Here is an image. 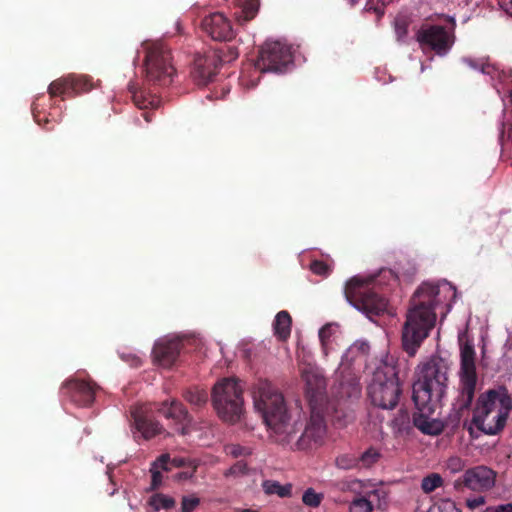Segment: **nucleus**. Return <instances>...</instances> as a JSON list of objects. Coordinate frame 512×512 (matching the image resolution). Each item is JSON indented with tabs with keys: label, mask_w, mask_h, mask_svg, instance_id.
Instances as JSON below:
<instances>
[{
	"label": "nucleus",
	"mask_w": 512,
	"mask_h": 512,
	"mask_svg": "<svg viewBox=\"0 0 512 512\" xmlns=\"http://www.w3.org/2000/svg\"><path fill=\"white\" fill-rule=\"evenodd\" d=\"M445 511L448 512H462L455 504V502L451 500H446L442 503L441 506Z\"/></svg>",
	"instance_id": "51"
},
{
	"label": "nucleus",
	"mask_w": 512,
	"mask_h": 512,
	"mask_svg": "<svg viewBox=\"0 0 512 512\" xmlns=\"http://www.w3.org/2000/svg\"><path fill=\"white\" fill-rule=\"evenodd\" d=\"M38 100H39V98H37V100L35 102H33V104H32L33 117L39 125L43 126L47 130H52L53 127H46V125L49 123V120L45 117V115L41 116V112L39 110V104L37 102Z\"/></svg>",
	"instance_id": "43"
},
{
	"label": "nucleus",
	"mask_w": 512,
	"mask_h": 512,
	"mask_svg": "<svg viewBox=\"0 0 512 512\" xmlns=\"http://www.w3.org/2000/svg\"><path fill=\"white\" fill-rule=\"evenodd\" d=\"M149 505L156 511L160 509L168 510L175 507L176 501L173 497L162 493H156L150 497Z\"/></svg>",
	"instance_id": "30"
},
{
	"label": "nucleus",
	"mask_w": 512,
	"mask_h": 512,
	"mask_svg": "<svg viewBox=\"0 0 512 512\" xmlns=\"http://www.w3.org/2000/svg\"><path fill=\"white\" fill-rule=\"evenodd\" d=\"M97 386L89 381L69 379L62 384L61 394L77 406H90L95 400Z\"/></svg>",
	"instance_id": "14"
},
{
	"label": "nucleus",
	"mask_w": 512,
	"mask_h": 512,
	"mask_svg": "<svg viewBox=\"0 0 512 512\" xmlns=\"http://www.w3.org/2000/svg\"><path fill=\"white\" fill-rule=\"evenodd\" d=\"M258 11V4L255 1L246 2L243 5V13L246 20H251Z\"/></svg>",
	"instance_id": "44"
},
{
	"label": "nucleus",
	"mask_w": 512,
	"mask_h": 512,
	"mask_svg": "<svg viewBox=\"0 0 512 512\" xmlns=\"http://www.w3.org/2000/svg\"><path fill=\"white\" fill-rule=\"evenodd\" d=\"M169 467V455L168 454H162L160 455L151 465L150 472H151V484L149 487V491H155L157 490L163 481V475L161 473V470L163 471H170Z\"/></svg>",
	"instance_id": "23"
},
{
	"label": "nucleus",
	"mask_w": 512,
	"mask_h": 512,
	"mask_svg": "<svg viewBox=\"0 0 512 512\" xmlns=\"http://www.w3.org/2000/svg\"><path fill=\"white\" fill-rule=\"evenodd\" d=\"M309 268L313 274L321 276V277H328L333 270L332 265H330L322 260L311 261Z\"/></svg>",
	"instance_id": "37"
},
{
	"label": "nucleus",
	"mask_w": 512,
	"mask_h": 512,
	"mask_svg": "<svg viewBox=\"0 0 512 512\" xmlns=\"http://www.w3.org/2000/svg\"><path fill=\"white\" fill-rule=\"evenodd\" d=\"M381 458L379 449L371 446L358 456L359 465L363 468H370L376 464Z\"/></svg>",
	"instance_id": "31"
},
{
	"label": "nucleus",
	"mask_w": 512,
	"mask_h": 512,
	"mask_svg": "<svg viewBox=\"0 0 512 512\" xmlns=\"http://www.w3.org/2000/svg\"><path fill=\"white\" fill-rule=\"evenodd\" d=\"M225 452L227 455H230L234 458H238L240 456H247L251 453L249 448L243 447L238 444L227 445L225 447Z\"/></svg>",
	"instance_id": "40"
},
{
	"label": "nucleus",
	"mask_w": 512,
	"mask_h": 512,
	"mask_svg": "<svg viewBox=\"0 0 512 512\" xmlns=\"http://www.w3.org/2000/svg\"><path fill=\"white\" fill-rule=\"evenodd\" d=\"M359 484H360L359 480H353L351 482L343 483L342 489L343 490H345V489L351 490L354 485H359Z\"/></svg>",
	"instance_id": "54"
},
{
	"label": "nucleus",
	"mask_w": 512,
	"mask_h": 512,
	"mask_svg": "<svg viewBox=\"0 0 512 512\" xmlns=\"http://www.w3.org/2000/svg\"><path fill=\"white\" fill-rule=\"evenodd\" d=\"M506 420L507 413L497 411L491 416H473L472 424L487 435H495L504 428Z\"/></svg>",
	"instance_id": "21"
},
{
	"label": "nucleus",
	"mask_w": 512,
	"mask_h": 512,
	"mask_svg": "<svg viewBox=\"0 0 512 512\" xmlns=\"http://www.w3.org/2000/svg\"><path fill=\"white\" fill-rule=\"evenodd\" d=\"M338 331V325L334 323H327L319 330V339L321 342L322 352L325 356L334 349L333 344L335 335Z\"/></svg>",
	"instance_id": "27"
},
{
	"label": "nucleus",
	"mask_w": 512,
	"mask_h": 512,
	"mask_svg": "<svg viewBox=\"0 0 512 512\" xmlns=\"http://www.w3.org/2000/svg\"><path fill=\"white\" fill-rule=\"evenodd\" d=\"M444 286H449V288H456L455 286H452L450 282H448L446 279L438 280L436 282L432 283H423V286H420L419 288H442Z\"/></svg>",
	"instance_id": "48"
},
{
	"label": "nucleus",
	"mask_w": 512,
	"mask_h": 512,
	"mask_svg": "<svg viewBox=\"0 0 512 512\" xmlns=\"http://www.w3.org/2000/svg\"><path fill=\"white\" fill-rule=\"evenodd\" d=\"M143 47L146 81L155 86L170 85L175 74L171 49L162 41L145 42Z\"/></svg>",
	"instance_id": "6"
},
{
	"label": "nucleus",
	"mask_w": 512,
	"mask_h": 512,
	"mask_svg": "<svg viewBox=\"0 0 512 512\" xmlns=\"http://www.w3.org/2000/svg\"><path fill=\"white\" fill-rule=\"evenodd\" d=\"M291 63L289 46L279 41H267L259 50L255 68L260 72H282Z\"/></svg>",
	"instance_id": "9"
},
{
	"label": "nucleus",
	"mask_w": 512,
	"mask_h": 512,
	"mask_svg": "<svg viewBox=\"0 0 512 512\" xmlns=\"http://www.w3.org/2000/svg\"><path fill=\"white\" fill-rule=\"evenodd\" d=\"M475 349L470 343H465L460 350L459 395L453 404V413L449 420L457 425L464 412L468 411L474 399L477 373L475 365Z\"/></svg>",
	"instance_id": "4"
},
{
	"label": "nucleus",
	"mask_w": 512,
	"mask_h": 512,
	"mask_svg": "<svg viewBox=\"0 0 512 512\" xmlns=\"http://www.w3.org/2000/svg\"><path fill=\"white\" fill-rule=\"evenodd\" d=\"M449 27L439 24L423 23L415 32V40L423 52L433 51L438 56H445L455 43L454 18L447 17Z\"/></svg>",
	"instance_id": "7"
},
{
	"label": "nucleus",
	"mask_w": 512,
	"mask_h": 512,
	"mask_svg": "<svg viewBox=\"0 0 512 512\" xmlns=\"http://www.w3.org/2000/svg\"><path fill=\"white\" fill-rule=\"evenodd\" d=\"M398 275L389 268H381L376 272L359 274L351 277L344 288H361L363 286H395L399 285Z\"/></svg>",
	"instance_id": "15"
},
{
	"label": "nucleus",
	"mask_w": 512,
	"mask_h": 512,
	"mask_svg": "<svg viewBox=\"0 0 512 512\" xmlns=\"http://www.w3.org/2000/svg\"><path fill=\"white\" fill-rule=\"evenodd\" d=\"M509 4H510V7L512 8V0H510Z\"/></svg>",
	"instance_id": "59"
},
{
	"label": "nucleus",
	"mask_w": 512,
	"mask_h": 512,
	"mask_svg": "<svg viewBox=\"0 0 512 512\" xmlns=\"http://www.w3.org/2000/svg\"><path fill=\"white\" fill-rule=\"evenodd\" d=\"M182 397L194 408L200 409L204 407L209 399V394L206 389L193 386L185 389Z\"/></svg>",
	"instance_id": "25"
},
{
	"label": "nucleus",
	"mask_w": 512,
	"mask_h": 512,
	"mask_svg": "<svg viewBox=\"0 0 512 512\" xmlns=\"http://www.w3.org/2000/svg\"><path fill=\"white\" fill-rule=\"evenodd\" d=\"M131 418L133 419L134 427L141 433L144 439H151L164 431L162 425L154 420L143 406L133 407L131 409Z\"/></svg>",
	"instance_id": "18"
},
{
	"label": "nucleus",
	"mask_w": 512,
	"mask_h": 512,
	"mask_svg": "<svg viewBox=\"0 0 512 512\" xmlns=\"http://www.w3.org/2000/svg\"><path fill=\"white\" fill-rule=\"evenodd\" d=\"M401 393L395 367L385 365L374 374L368 387V394L373 405L382 409H393L398 404Z\"/></svg>",
	"instance_id": "8"
},
{
	"label": "nucleus",
	"mask_w": 512,
	"mask_h": 512,
	"mask_svg": "<svg viewBox=\"0 0 512 512\" xmlns=\"http://www.w3.org/2000/svg\"><path fill=\"white\" fill-rule=\"evenodd\" d=\"M196 469H197V464L196 463H190L189 470L179 472L174 477L178 481H183V480L191 479L194 476V474L196 472Z\"/></svg>",
	"instance_id": "45"
},
{
	"label": "nucleus",
	"mask_w": 512,
	"mask_h": 512,
	"mask_svg": "<svg viewBox=\"0 0 512 512\" xmlns=\"http://www.w3.org/2000/svg\"><path fill=\"white\" fill-rule=\"evenodd\" d=\"M301 377L305 382V392L310 407L313 404L321 407L326 389V379L321 370L311 364L305 365L301 370Z\"/></svg>",
	"instance_id": "13"
},
{
	"label": "nucleus",
	"mask_w": 512,
	"mask_h": 512,
	"mask_svg": "<svg viewBox=\"0 0 512 512\" xmlns=\"http://www.w3.org/2000/svg\"><path fill=\"white\" fill-rule=\"evenodd\" d=\"M92 88L93 84L90 77L69 74L52 81L48 86V94L50 98L60 97L61 100H65L79 93L88 92Z\"/></svg>",
	"instance_id": "11"
},
{
	"label": "nucleus",
	"mask_w": 512,
	"mask_h": 512,
	"mask_svg": "<svg viewBox=\"0 0 512 512\" xmlns=\"http://www.w3.org/2000/svg\"><path fill=\"white\" fill-rule=\"evenodd\" d=\"M506 126L508 127L507 128V137L512 142V116H511V119H507V121L502 122L501 136H503Z\"/></svg>",
	"instance_id": "52"
},
{
	"label": "nucleus",
	"mask_w": 512,
	"mask_h": 512,
	"mask_svg": "<svg viewBox=\"0 0 512 512\" xmlns=\"http://www.w3.org/2000/svg\"><path fill=\"white\" fill-rule=\"evenodd\" d=\"M484 512H512V503L501 504L494 507H487Z\"/></svg>",
	"instance_id": "50"
},
{
	"label": "nucleus",
	"mask_w": 512,
	"mask_h": 512,
	"mask_svg": "<svg viewBox=\"0 0 512 512\" xmlns=\"http://www.w3.org/2000/svg\"><path fill=\"white\" fill-rule=\"evenodd\" d=\"M495 481L496 472L481 465L467 469L455 481L454 487L456 490H462L463 487H466L475 492H486L495 486Z\"/></svg>",
	"instance_id": "12"
},
{
	"label": "nucleus",
	"mask_w": 512,
	"mask_h": 512,
	"mask_svg": "<svg viewBox=\"0 0 512 512\" xmlns=\"http://www.w3.org/2000/svg\"><path fill=\"white\" fill-rule=\"evenodd\" d=\"M262 488L267 495H278L281 498L291 497L292 495V484L287 483L281 485L275 480H265L262 482Z\"/></svg>",
	"instance_id": "28"
},
{
	"label": "nucleus",
	"mask_w": 512,
	"mask_h": 512,
	"mask_svg": "<svg viewBox=\"0 0 512 512\" xmlns=\"http://www.w3.org/2000/svg\"><path fill=\"white\" fill-rule=\"evenodd\" d=\"M498 406L496 399L492 398V401H487L485 399V393H483L477 399L473 416H491V414H495L497 412L496 408Z\"/></svg>",
	"instance_id": "29"
},
{
	"label": "nucleus",
	"mask_w": 512,
	"mask_h": 512,
	"mask_svg": "<svg viewBox=\"0 0 512 512\" xmlns=\"http://www.w3.org/2000/svg\"><path fill=\"white\" fill-rule=\"evenodd\" d=\"M353 347L358 349L362 354H368L370 350V346L366 342L356 343Z\"/></svg>",
	"instance_id": "53"
},
{
	"label": "nucleus",
	"mask_w": 512,
	"mask_h": 512,
	"mask_svg": "<svg viewBox=\"0 0 512 512\" xmlns=\"http://www.w3.org/2000/svg\"><path fill=\"white\" fill-rule=\"evenodd\" d=\"M190 463H195V461H192V460H189V459H186L183 457H175L173 459L169 458V466L171 465L176 468H181V467L189 468Z\"/></svg>",
	"instance_id": "46"
},
{
	"label": "nucleus",
	"mask_w": 512,
	"mask_h": 512,
	"mask_svg": "<svg viewBox=\"0 0 512 512\" xmlns=\"http://www.w3.org/2000/svg\"><path fill=\"white\" fill-rule=\"evenodd\" d=\"M291 324L292 319L287 311H280L277 313L273 323L275 336L281 341L289 338L291 333Z\"/></svg>",
	"instance_id": "26"
},
{
	"label": "nucleus",
	"mask_w": 512,
	"mask_h": 512,
	"mask_svg": "<svg viewBox=\"0 0 512 512\" xmlns=\"http://www.w3.org/2000/svg\"><path fill=\"white\" fill-rule=\"evenodd\" d=\"M443 478L438 473H430L421 481V489L425 494L434 492L437 488L443 486Z\"/></svg>",
	"instance_id": "32"
},
{
	"label": "nucleus",
	"mask_w": 512,
	"mask_h": 512,
	"mask_svg": "<svg viewBox=\"0 0 512 512\" xmlns=\"http://www.w3.org/2000/svg\"><path fill=\"white\" fill-rule=\"evenodd\" d=\"M133 102L139 109H147L156 106L158 100L154 96H146L144 92H133Z\"/></svg>",
	"instance_id": "34"
},
{
	"label": "nucleus",
	"mask_w": 512,
	"mask_h": 512,
	"mask_svg": "<svg viewBox=\"0 0 512 512\" xmlns=\"http://www.w3.org/2000/svg\"><path fill=\"white\" fill-rule=\"evenodd\" d=\"M238 512H258V511L253 510V509H239Z\"/></svg>",
	"instance_id": "56"
},
{
	"label": "nucleus",
	"mask_w": 512,
	"mask_h": 512,
	"mask_svg": "<svg viewBox=\"0 0 512 512\" xmlns=\"http://www.w3.org/2000/svg\"><path fill=\"white\" fill-rule=\"evenodd\" d=\"M410 417L409 413L404 410H400L397 416L392 420L393 429L401 433L409 428Z\"/></svg>",
	"instance_id": "38"
},
{
	"label": "nucleus",
	"mask_w": 512,
	"mask_h": 512,
	"mask_svg": "<svg viewBox=\"0 0 512 512\" xmlns=\"http://www.w3.org/2000/svg\"><path fill=\"white\" fill-rule=\"evenodd\" d=\"M408 27H409V21L402 17L397 18L395 21V32L397 35V39L399 41H405V38L408 35Z\"/></svg>",
	"instance_id": "39"
},
{
	"label": "nucleus",
	"mask_w": 512,
	"mask_h": 512,
	"mask_svg": "<svg viewBox=\"0 0 512 512\" xmlns=\"http://www.w3.org/2000/svg\"><path fill=\"white\" fill-rule=\"evenodd\" d=\"M254 406L275 441L292 450H308L323 443L326 422L322 407L312 405L310 419L302 430V423L291 421L283 395L267 380H259L253 392Z\"/></svg>",
	"instance_id": "1"
},
{
	"label": "nucleus",
	"mask_w": 512,
	"mask_h": 512,
	"mask_svg": "<svg viewBox=\"0 0 512 512\" xmlns=\"http://www.w3.org/2000/svg\"><path fill=\"white\" fill-rule=\"evenodd\" d=\"M347 301L367 315H381L389 311V301L376 290H344Z\"/></svg>",
	"instance_id": "10"
},
{
	"label": "nucleus",
	"mask_w": 512,
	"mask_h": 512,
	"mask_svg": "<svg viewBox=\"0 0 512 512\" xmlns=\"http://www.w3.org/2000/svg\"><path fill=\"white\" fill-rule=\"evenodd\" d=\"M351 5H354L358 0H348Z\"/></svg>",
	"instance_id": "57"
},
{
	"label": "nucleus",
	"mask_w": 512,
	"mask_h": 512,
	"mask_svg": "<svg viewBox=\"0 0 512 512\" xmlns=\"http://www.w3.org/2000/svg\"><path fill=\"white\" fill-rule=\"evenodd\" d=\"M238 56H239L238 48L235 46H228L227 53H225L222 58L220 57V59H221V62L222 61L230 62V61L235 60Z\"/></svg>",
	"instance_id": "47"
},
{
	"label": "nucleus",
	"mask_w": 512,
	"mask_h": 512,
	"mask_svg": "<svg viewBox=\"0 0 512 512\" xmlns=\"http://www.w3.org/2000/svg\"><path fill=\"white\" fill-rule=\"evenodd\" d=\"M459 63L463 66V68H468L490 76L494 75L496 72L495 66L490 63L488 57L477 58L471 56H463L459 59Z\"/></svg>",
	"instance_id": "22"
},
{
	"label": "nucleus",
	"mask_w": 512,
	"mask_h": 512,
	"mask_svg": "<svg viewBox=\"0 0 512 512\" xmlns=\"http://www.w3.org/2000/svg\"><path fill=\"white\" fill-rule=\"evenodd\" d=\"M248 471V467L246 462L240 460L237 461L234 465H232L225 473L224 475L226 477L228 476H240L245 475Z\"/></svg>",
	"instance_id": "42"
},
{
	"label": "nucleus",
	"mask_w": 512,
	"mask_h": 512,
	"mask_svg": "<svg viewBox=\"0 0 512 512\" xmlns=\"http://www.w3.org/2000/svg\"><path fill=\"white\" fill-rule=\"evenodd\" d=\"M200 504V499L195 496H183L181 501V512H193Z\"/></svg>",
	"instance_id": "41"
},
{
	"label": "nucleus",
	"mask_w": 512,
	"mask_h": 512,
	"mask_svg": "<svg viewBox=\"0 0 512 512\" xmlns=\"http://www.w3.org/2000/svg\"><path fill=\"white\" fill-rule=\"evenodd\" d=\"M373 504L366 497L355 498L349 506L350 512H373Z\"/></svg>",
	"instance_id": "36"
},
{
	"label": "nucleus",
	"mask_w": 512,
	"mask_h": 512,
	"mask_svg": "<svg viewBox=\"0 0 512 512\" xmlns=\"http://www.w3.org/2000/svg\"><path fill=\"white\" fill-rule=\"evenodd\" d=\"M142 115H143V117L145 118V120H146L147 122H150V121H151L150 113H149V112H144Z\"/></svg>",
	"instance_id": "55"
},
{
	"label": "nucleus",
	"mask_w": 512,
	"mask_h": 512,
	"mask_svg": "<svg viewBox=\"0 0 512 512\" xmlns=\"http://www.w3.org/2000/svg\"><path fill=\"white\" fill-rule=\"evenodd\" d=\"M509 99H510V102L512 103V91L509 94Z\"/></svg>",
	"instance_id": "58"
},
{
	"label": "nucleus",
	"mask_w": 512,
	"mask_h": 512,
	"mask_svg": "<svg viewBox=\"0 0 512 512\" xmlns=\"http://www.w3.org/2000/svg\"><path fill=\"white\" fill-rule=\"evenodd\" d=\"M448 362L439 356H432L418 366V379L413 384V401L418 410L413 422L421 432L438 435L442 428L430 416L440 405L448 387Z\"/></svg>",
	"instance_id": "2"
},
{
	"label": "nucleus",
	"mask_w": 512,
	"mask_h": 512,
	"mask_svg": "<svg viewBox=\"0 0 512 512\" xmlns=\"http://www.w3.org/2000/svg\"><path fill=\"white\" fill-rule=\"evenodd\" d=\"M492 398L496 399L500 409L497 410L499 413H507L512 410V396L504 386H500L497 389H491L485 392V399L492 401Z\"/></svg>",
	"instance_id": "24"
},
{
	"label": "nucleus",
	"mask_w": 512,
	"mask_h": 512,
	"mask_svg": "<svg viewBox=\"0 0 512 512\" xmlns=\"http://www.w3.org/2000/svg\"><path fill=\"white\" fill-rule=\"evenodd\" d=\"M335 465L342 470H351L360 468L358 456L355 454L345 453L336 457Z\"/></svg>",
	"instance_id": "33"
},
{
	"label": "nucleus",
	"mask_w": 512,
	"mask_h": 512,
	"mask_svg": "<svg viewBox=\"0 0 512 512\" xmlns=\"http://www.w3.org/2000/svg\"><path fill=\"white\" fill-rule=\"evenodd\" d=\"M484 504H485V498L483 496H478V497L466 500V505L471 510L476 509Z\"/></svg>",
	"instance_id": "49"
},
{
	"label": "nucleus",
	"mask_w": 512,
	"mask_h": 512,
	"mask_svg": "<svg viewBox=\"0 0 512 512\" xmlns=\"http://www.w3.org/2000/svg\"><path fill=\"white\" fill-rule=\"evenodd\" d=\"M211 400L218 416L225 422L236 423L244 412L243 387L236 378H223L213 387Z\"/></svg>",
	"instance_id": "5"
},
{
	"label": "nucleus",
	"mask_w": 512,
	"mask_h": 512,
	"mask_svg": "<svg viewBox=\"0 0 512 512\" xmlns=\"http://www.w3.org/2000/svg\"><path fill=\"white\" fill-rule=\"evenodd\" d=\"M201 27L215 41H230L234 37L231 22L220 12L205 16Z\"/></svg>",
	"instance_id": "17"
},
{
	"label": "nucleus",
	"mask_w": 512,
	"mask_h": 512,
	"mask_svg": "<svg viewBox=\"0 0 512 512\" xmlns=\"http://www.w3.org/2000/svg\"><path fill=\"white\" fill-rule=\"evenodd\" d=\"M323 498L322 493H317L313 488H308L302 496V501L306 506L316 508L320 506Z\"/></svg>",
	"instance_id": "35"
},
{
	"label": "nucleus",
	"mask_w": 512,
	"mask_h": 512,
	"mask_svg": "<svg viewBox=\"0 0 512 512\" xmlns=\"http://www.w3.org/2000/svg\"><path fill=\"white\" fill-rule=\"evenodd\" d=\"M440 303V290H415L402 327V347L414 357L436 324V308Z\"/></svg>",
	"instance_id": "3"
},
{
	"label": "nucleus",
	"mask_w": 512,
	"mask_h": 512,
	"mask_svg": "<svg viewBox=\"0 0 512 512\" xmlns=\"http://www.w3.org/2000/svg\"><path fill=\"white\" fill-rule=\"evenodd\" d=\"M158 412L167 419L173 420L176 424L182 425L181 434L187 433V426L191 424L192 417L189 414L187 408L180 401L173 399L169 401H163Z\"/></svg>",
	"instance_id": "20"
},
{
	"label": "nucleus",
	"mask_w": 512,
	"mask_h": 512,
	"mask_svg": "<svg viewBox=\"0 0 512 512\" xmlns=\"http://www.w3.org/2000/svg\"><path fill=\"white\" fill-rule=\"evenodd\" d=\"M181 349L182 343L178 339L159 341L153 348L154 360L160 366L170 368L176 363Z\"/></svg>",
	"instance_id": "19"
},
{
	"label": "nucleus",
	"mask_w": 512,
	"mask_h": 512,
	"mask_svg": "<svg viewBox=\"0 0 512 512\" xmlns=\"http://www.w3.org/2000/svg\"><path fill=\"white\" fill-rule=\"evenodd\" d=\"M220 65L221 59L215 53L197 56L194 60L191 77L198 86H206L213 81Z\"/></svg>",
	"instance_id": "16"
}]
</instances>
